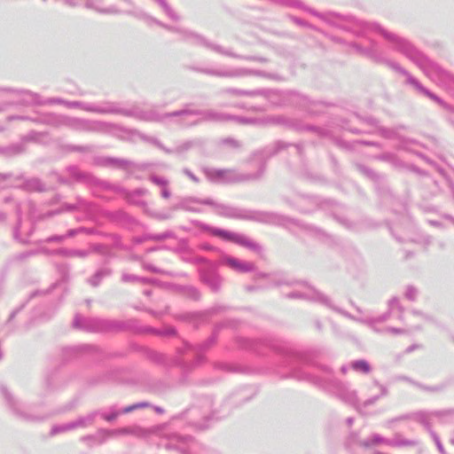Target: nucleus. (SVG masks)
<instances>
[{"label": "nucleus", "mask_w": 454, "mask_h": 454, "mask_svg": "<svg viewBox=\"0 0 454 454\" xmlns=\"http://www.w3.org/2000/svg\"><path fill=\"white\" fill-rule=\"evenodd\" d=\"M227 262L230 266H231L232 268H235V269H240V270L248 269V267L241 266L240 263L238 261H236L235 259H228Z\"/></svg>", "instance_id": "nucleus-1"}, {"label": "nucleus", "mask_w": 454, "mask_h": 454, "mask_svg": "<svg viewBox=\"0 0 454 454\" xmlns=\"http://www.w3.org/2000/svg\"><path fill=\"white\" fill-rule=\"evenodd\" d=\"M354 366L356 368H357V369H360V370L364 371V372H368L369 371V366L364 362H357V363L355 364Z\"/></svg>", "instance_id": "nucleus-2"}]
</instances>
